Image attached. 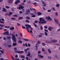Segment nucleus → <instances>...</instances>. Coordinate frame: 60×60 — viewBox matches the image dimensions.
<instances>
[{"label": "nucleus", "instance_id": "obj_42", "mask_svg": "<svg viewBox=\"0 0 60 60\" xmlns=\"http://www.w3.org/2000/svg\"><path fill=\"white\" fill-rule=\"evenodd\" d=\"M29 49H30L29 48H27L26 49H25V50L26 51H27V50H29Z\"/></svg>", "mask_w": 60, "mask_h": 60}, {"label": "nucleus", "instance_id": "obj_61", "mask_svg": "<svg viewBox=\"0 0 60 60\" xmlns=\"http://www.w3.org/2000/svg\"><path fill=\"white\" fill-rule=\"evenodd\" d=\"M47 11L48 12H50L51 11V10H48Z\"/></svg>", "mask_w": 60, "mask_h": 60}, {"label": "nucleus", "instance_id": "obj_29", "mask_svg": "<svg viewBox=\"0 0 60 60\" xmlns=\"http://www.w3.org/2000/svg\"><path fill=\"white\" fill-rule=\"evenodd\" d=\"M25 41H29V39H23Z\"/></svg>", "mask_w": 60, "mask_h": 60}, {"label": "nucleus", "instance_id": "obj_12", "mask_svg": "<svg viewBox=\"0 0 60 60\" xmlns=\"http://www.w3.org/2000/svg\"><path fill=\"white\" fill-rule=\"evenodd\" d=\"M9 14L8 15V16H10L11 15V14H13V13H12L11 12H9Z\"/></svg>", "mask_w": 60, "mask_h": 60}, {"label": "nucleus", "instance_id": "obj_15", "mask_svg": "<svg viewBox=\"0 0 60 60\" xmlns=\"http://www.w3.org/2000/svg\"><path fill=\"white\" fill-rule=\"evenodd\" d=\"M37 14L38 16H40V15H41V13L40 12H38L37 13Z\"/></svg>", "mask_w": 60, "mask_h": 60}, {"label": "nucleus", "instance_id": "obj_45", "mask_svg": "<svg viewBox=\"0 0 60 60\" xmlns=\"http://www.w3.org/2000/svg\"><path fill=\"white\" fill-rule=\"evenodd\" d=\"M34 24L35 26L36 27H37V26H36V25L34 23Z\"/></svg>", "mask_w": 60, "mask_h": 60}, {"label": "nucleus", "instance_id": "obj_3", "mask_svg": "<svg viewBox=\"0 0 60 60\" xmlns=\"http://www.w3.org/2000/svg\"><path fill=\"white\" fill-rule=\"evenodd\" d=\"M14 52L15 53H19V54H22V53H24V52L23 51H18L17 50L15 51Z\"/></svg>", "mask_w": 60, "mask_h": 60}, {"label": "nucleus", "instance_id": "obj_55", "mask_svg": "<svg viewBox=\"0 0 60 60\" xmlns=\"http://www.w3.org/2000/svg\"><path fill=\"white\" fill-rule=\"evenodd\" d=\"M8 14H8V13H6L5 14V16H7V15H8Z\"/></svg>", "mask_w": 60, "mask_h": 60}, {"label": "nucleus", "instance_id": "obj_7", "mask_svg": "<svg viewBox=\"0 0 60 60\" xmlns=\"http://www.w3.org/2000/svg\"><path fill=\"white\" fill-rule=\"evenodd\" d=\"M20 1L19 0H17L15 2V4H18V3H20Z\"/></svg>", "mask_w": 60, "mask_h": 60}, {"label": "nucleus", "instance_id": "obj_46", "mask_svg": "<svg viewBox=\"0 0 60 60\" xmlns=\"http://www.w3.org/2000/svg\"><path fill=\"white\" fill-rule=\"evenodd\" d=\"M13 17H18V15H13Z\"/></svg>", "mask_w": 60, "mask_h": 60}, {"label": "nucleus", "instance_id": "obj_36", "mask_svg": "<svg viewBox=\"0 0 60 60\" xmlns=\"http://www.w3.org/2000/svg\"><path fill=\"white\" fill-rule=\"evenodd\" d=\"M45 35H46V36H47V35H48V34H47V32H45Z\"/></svg>", "mask_w": 60, "mask_h": 60}, {"label": "nucleus", "instance_id": "obj_56", "mask_svg": "<svg viewBox=\"0 0 60 60\" xmlns=\"http://www.w3.org/2000/svg\"><path fill=\"white\" fill-rule=\"evenodd\" d=\"M48 58H49V59H51V57L50 56V57H48Z\"/></svg>", "mask_w": 60, "mask_h": 60}, {"label": "nucleus", "instance_id": "obj_2", "mask_svg": "<svg viewBox=\"0 0 60 60\" xmlns=\"http://www.w3.org/2000/svg\"><path fill=\"white\" fill-rule=\"evenodd\" d=\"M11 39L14 42H16L17 41V39L15 38V36L14 35L12 36L11 38Z\"/></svg>", "mask_w": 60, "mask_h": 60}, {"label": "nucleus", "instance_id": "obj_60", "mask_svg": "<svg viewBox=\"0 0 60 60\" xmlns=\"http://www.w3.org/2000/svg\"><path fill=\"white\" fill-rule=\"evenodd\" d=\"M28 46H29V47H30V46H31V45L29 44H28Z\"/></svg>", "mask_w": 60, "mask_h": 60}, {"label": "nucleus", "instance_id": "obj_9", "mask_svg": "<svg viewBox=\"0 0 60 60\" xmlns=\"http://www.w3.org/2000/svg\"><path fill=\"white\" fill-rule=\"evenodd\" d=\"M25 26H26V27L28 26L29 28H31V25L28 24H26L25 25Z\"/></svg>", "mask_w": 60, "mask_h": 60}, {"label": "nucleus", "instance_id": "obj_13", "mask_svg": "<svg viewBox=\"0 0 60 60\" xmlns=\"http://www.w3.org/2000/svg\"><path fill=\"white\" fill-rule=\"evenodd\" d=\"M11 28L10 27V29L11 30H14V27H11Z\"/></svg>", "mask_w": 60, "mask_h": 60}, {"label": "nucleus", "instance_id": "obj_47", "mask_svg": "<svg viewBox=\"0 0 60 60\" xmlns=\"http://www.w3.org/2000/svg\"><path fill=\"white\" fill-rule=\"evenodd\" d=\"M45 42L47 43L48 42V43H51V42H49L48 41H46Z\"/></svg>", "mask_w": 60, "mask_h": 60}, {"label": "nucleus", "instance_id": "obj_40", "mask_svg": "<svg viewBox=\"0 0 60 60\" xmlns=\"http://www.w3.org/2000/svg\"><path fill=\"white\" fill-rule=\"evenodd\" d=\"M40 27L41 30H43V27H42V26H40Z\"/></svg>", "mask_w": 60, "mask_h": 60}, {"label": "nucleus", "instance_id": "obj_1", "mask_svg": "<svg viewBox=\"0 0 60 60\" xmlns=\"http://www.w3.org/2000/svg\"><path fill=\"white\" fill-rule=\"evenodd\" d=\"M39 21V23L40 25H41V24H45V23H46V21L45 20V19L43 18H40Z\"/></svg>", "mask_w": 60, "mask_h": 60}, {"label": "nucleus", "instance_id": "obj_31", "mask_svg": "<svg viewBox=\"0 0 60 60\" xmlns=\"http://www.w3.org/2000/svg\"><path fill=\"white\" fill-rule=\"evenodd\" d=\"M59 5H60L59 4H57L56 5V7H59Z\"/></svg>", "mask_w": 60, "mask_h": 60}, {"label": "nucleus", "instance_id": "obj_50", "mask_svg": "<svg viewBox=\"0 0 60 60\" xmlns=\"http://www.w3.org/2000/svg\"><path fill=\"white\" fill-rule=\"evenodd\" d=\"M25 46L26 47H28V46H27V44L26 43H25Z\"/></svg>", "mask_w": 60, "mask_h": 60}, {"label": "nucleus", "instance_id": "obj_28", "mask_svg": "<svg viewBox=\"0 0 60 60\" xmlns=\"http://www.w3.org/2000/svg\"><path fill=\"white\" fill-rule=\"evenodd\" d=\"M57 41V40H53V42H56Z\"/></svg>", "mask_w": 60, "mask_h": 60}, {"label": "nucleus", "instance_id": "obj_57", "mask_svg": "<svg viewBox=\"0 0 60 60\" xmlns=\"http://www.w3.org/2000/svg\"><path fill=\"white\" fill-rule=\"evenodd\" d=\"M38 21L36 20L34 21V23H37L38 22Z\"/></svg>", "mask_w": 60, "mask_h": 60}, {"label": "nucleus", "instance_id": "obj_62", "mask_svg": "<svg viewBox=\"0 0 60 60\" xmlns=\"http://www.w3.org/2000/svg\"><path fill=\"white\" fill-rule=\"evenodd\" d=\"M38 36L39 37H42V35H39Z\"/></svg>", "mask_w": 60, "mask_h": 60}, {"label": "nucleus", "instance_id": "obj_44", "mask_svg": "<svg viewBox=\"0 0 60 60\" xmlns=\"http://www.w3.org/2000/svg\"><path fill=\"white\" fill-rule=\"evenodd\" d=\"M42 51H43V52H44L45 51V50H44V49L43 48H42Z\"/></svg>", "mask_w": 60, "mask_h": 60}, {"label": "nucleus", "instance_id": "obj_19", "mask_svg": "<svg viewBox=\"0 0 60 60\" xmlns=\"http://www.w3.org/2000/svg\"><path fill=\"white\" fill-rule=\"evenodd\" d=\"M58 16V13L57 12H56L55 13V16L56 17H57Z\"/></svg>", "mask_w": 60, "mask_h": 60}, {"label": "nucleus", "instance_id": "obj_23", "mask_svg": "<svg viewBox=\"0 0 60 60\" xmlns=\"http://www.w3.org/2000/svg\"><path fill=\"white\" fill-rule=\"evenodd\" d=\"M11 37L10 36H8L7 37V38L8 39H11Z\"/></svg>", "mask_w": 60, "mask_h": 60}, {"label": "nucleus", "instance_id": "obj_26", "mask_svg": "<svg viewBox=\"0 0 60 60\" xmlns=\"http://www.w3.org/2000/svg\"><path fill=\"white\" fill-rule=\"evenodd\" d=\"M26 19H30V17H28V16H26Z\"/></svg>", "mask_w": 60, "mask_h": 60}, {"label": "nucleus", "instance_id": "obj_18", "mask_svg": "<svg viewBox=\"0 0 60 60\" xmlns=\"http://www.w3.org/2000/svg\"><path fill=\"white\" fill-rule=\"evenodd\" d=\"M13 1V0H9L8 2L9 3H11Z\"/></svg>", "mask_w": 60, "mask_h": 60}, {"label": "nucleus", "instance_id": "obj_5", "mask_svg": "<svg viewBox=\"0 0 60 60\" xmlns=\"http://www.w3.org/2000/svg\"><path fill=\"white\" fill-rule=\"evenodd\" d=\"M3 34L4 35H9V32L8 31H7L5 32L4 33H3Z\"/></svg>", "mask_w": 60, "mask_h": 60}, {"label": "nucleus", "instance_id": "obj_37", "mask_svg": "<svg viewBox=\"0 0 60 60\" xmlns=\"http://www.w3.org/2000/svg\"><path fill=\"white\" fill-rule=\"evenodd\" d=\"M38 55H39L40 53H41V52L40 51H39L38 52Z\"/></svg>", "mask_w": 60, "mask_h": 60}, {"label": "nucleus", "instance_id": "obj_52", "mask_svg": "<svg viewBox=\"0 0 60 60\" xmlns=\"http://www.w3.org/2000/svg\"><path fill=\"white\" fill-rule=\"evenodd\" d=\"M0 22L1 23H3V24H4V22L3 21H1Z\"/></svg>", "mask_w": 60, "mask_h": 60}, {"label": "nucleus", "instance_id": "obj_54", "mask_svg": "<svg viewBox=\"0 0 60 60\" xmlns=\"http://www.w3.org/2000/svg\"><path fill=\"white\" fill-rule=\"evenodd\" d=\"M44 28L45 29H47V28H48V27H47V26H44Z\"/></svg>", "mask_w": 60, "mask_h": 60}, {"label": "nucleus", "instance_id": "obj_27", "mask_svg": "<svg viewBox=\"0 0 60 60\" xmlns=\"http://www.w3.org/2000/svg\"><path fill=\"white\" fill-rule=\"evenodd\" d=\"M7 46L8 47V48H11V45H7Z\"/></svg>", "mask_w": 60, "mask_h": 60}, {"label": "nucleus", "instance_id": "obj_41", "mask_svg": "<svg viewBox=\"0 0 60 60\" xmlns=\"http://www.w3.org/2000/svg\"><path fill=\"white\" fill-rule=\"evenodd\" d=\"M26 22H27L28 23H30V22L29 21V20H26Z\"/></svg>", "mask_w": 60, "mask_h": 60}, {"label": "nucleus", "instance_id": "obj_8", "mask_svg": "<svg viewBox=\"0 0 60 60\" xmlns=\"http://www.w3.org/2000/svg\"><path fill=\"white\" fill-rule=\"evenodd\" d=\"M54 21L56 24H58V20L56 19H54Z\"/></svg>", "mask_w": 60, "mask_h": 60}, {"label": "nucleus", "instance_id": "obj_35", "mask_svg": "<svg viewBox=\"0 0 60 60\" xmlns=\"http://www.w3.org/2000/svg\"><path fill=\"white\" fill-rule=\"evenodd\" d=\"M5 7L7 9H9V8H10L9 7H8V6H6Z\"/></svg>", "mask_w": 60, "mask_h": 60}, {"label": "nucleus", "instance_id": "obj_38", "mask_svg": "<svg viewBox=\"0 0 60 60\" xmlns=\"http://www.w3.org/2000/svg\"><path fill=\"white\" fill-rule=\"evenodd\" d=\"M11 19L13 20H16V19L15 18H11Z\"/></svg>", "mask_w": 60, "mask_h": 60}, {"label": "nucleus", "instance_id": "obj_30", "mask_svg": "<svg viewBox=\"0 0 60 60\" xmlns=\"http://www.w3.org/2000/svg\"><path fill=\"white\" fill-rule=\"evenodd\" d=\"M19 43H22V41L21 40H19L18 41Z\"/></svg>", "mask_w": 60, "mask_h": 60}, {"label": "nucleus", "instance_id": "obj_22", "mask_svg": "<svg viewBox=\"0 0 60 60\" xmlns=\"http://www.w3.org/2000/svg\"><path fill=\"white\" fill-rule=\"evenodd\" d=\"M0 26L1 27H4V25L0 24Z\"/></svg>", "mask_w": 60, "mask_h": 60}, {"label": "nucleus", "instance_id": "obj_51", "mask_svg": "<svg viewBox=\"0 0 60 60\" xmlns=\"http://www.w3.org/2000/svg\"><path fill=\"white\" fill-rule=\"evenodd\" d=\"M17 26H20V23H17Z\"/></svg>", "mask_w": 60, "mask_h": 60}, {"label": "nucleus", "instance_id": "obj_63", "mask_svg": "<svg viewBox=\"0 0 60 60\" xmlns=\"http://www.w3.org/2000/svg\"><path fill=\"white\" fill-rule=\"evenodd\" d=\"M0 60H4V59H3V58H0Z\"/></svg>", "mask_w": 60, "mask_h": 60}, {"label": "nucleus", "instance_id": "obj_21", "mask_svg": "<svg viewBox=\"0 0 60 60\" xmlns=\"http://www.w3.org/2000/svg\"><path fill=\"white\" fill-rule=\"evenodd\" d=\"M28 29H29V28H28V27H26V29H27V31L28 32H29L30 33V31L29 30H28Z\"/></svg>", "mask_w": 60, "mask_h": 60}, {"label": "nucleus", "instance_id": "obj_33", "mask_svg": "<svg viewBox=\"0 0 60 60\" xmlns=\"http://www.w3.org/2000/svg\"><path fill=\"white\" fill-rule=\"evenodd\" d=\"M23 19V17H21L19 18L18 19L19 20H20V19Z\"/></svg>", "mask_w": 60, "mask_h": 60}, {"label": "nucleus", "instance_id": "obj_34", "mask_svg": "<svg viewBox=\"0 0 60 60\" xmlns=\"http://www.w3.org/2000/svg\"><path fill=\"white\" fill-rule=\"evenodd\" d=\"M43 53L44 54H45V55H46V54H47V52H43Z\"/></svg>", "mask_w": 60, "mask_h": 60}, {"label": "nucleus", "instance_id": "obj_48", "mask_svg": "<svg viewBox=\"0 0 60 60\" xmlns=\"http://www.w3.org/2000/svg\"><path fill=\"white\" fill-rule=\"evenodd\" d=\"M0 52H1V53H2V54L4 53V52H3V51H2V50H0Z\"/></svg>", "mask_w": 60, "mask_h": 60}, {"label": "nucleus", "instance_id": "obj_49", "mask_svg": "<svg viewBox=\"0 0 60 60\" xmlns=\"http://www.w3.org/2000/svg\"><path fill=\"white\" fill-rule=\"evenodd\" d=\"M15 58H18V56L17 55H15Z\"/></svg>", "mask_w": 60, "mask_h": 60}, {"label": "nucleus", "instance_id": "obj_43", "mask_svg": "<svg viewBox=\"0 0 60 60\" xmlns=\"http://www.w3.org/2000/svg\"><path fill=\"white\" fill-rule=\"evenodd\" d=\"M26 12H29V11H30V10H26Z\"/></svg>", "mask_w": 60, "mask_h": 60}, {"label": "nucleus", "instance_id": "obj_4", "mask_svg": "<svg viewBox=\"0 0 60 60\" xmlns=\"http://www.w3.org/2000/svg\"><path fill=\"white\" fill-rule=\"evenodd\" d=\"M45 18L46 19H47L50 21H51L52 20V19L51 18H50V17L49 16L46 17Z\"/></svg>", "mask_w": 60, "mask_h": 60}, {"label": "nucleus", "instance_id": "obj_10", "mask_svg": "<svg viewBox=\"0 0 60 60\" xmlns=\"http://www.w3.org/2000/svg\"><path fill=\"white\" fill-rule=\"evenodd\" d=\"M27 55V56H31V53H30L29 52H28V54Z\"/></svg>", "mask_w": 60, "mask_h": 60}, {"label": "nucleus", "instance_id": "obj_58", "mask_svg": "<svg viewBox=\"0 0 60 60\" xmlns=\"http://www.w3.org/2000/svg\"><path fill=\"white\" fill-rule=\"evenodd\" d=\"M22 28H23V29H25V28H26V27H25V26H22Z\"/></svg>", "mask_w": 60, "mask_h": 60}, {"label": "nucleus", "instance_id": "obj_11", "mask_svg": "<svg viewBox=\"0 0 60 60\" xmlns=\"http://www.w3.org/2000/svg\"><path fill=\"white\" fill-rule=\"evenodd\" d=\"M3 11H4V12H5L6 11H7V10L6 9H5L4 8H3V10H2Z\"/></svg>", "mask_w": 60, "mask_h": 60}, {"label": "nucleus", "instance_id": "obj_25", "mask_svg": "<svg viewBox=\"0 0 60 60\" xmlns=\"http://www.w3.org/2000/svg\"><path fill=\"white\" fill-rule=\"evenodd\" d=\"M11 57L13 60H15V59H14V57H13L12 55L11 56Z\"/></svg>", "mask_w": 60, "mask_h": 60}, {"label": "nucleus", "instance_id": "obj_32", "mask_svg": "<svg viewBox=\"0 0 60 60\" xmlns=\"http://www.w3.org/2000/svg\"><path fill=\"white\" fill-rule=\"evenodd\" d=\"M49 28H48V29L49 30V31H51V30H52L51 29V27H49Z\"/></svg>", "mask_w": 60, "mask_h": 60}, {"label": "nucleus", "instance_id": "obj_59", "mask_svg": "<svg viewBox=\"0 0 60 60\" xmlns=\"http://www.w3.org/2000/svg\"><path fill=\"white\" fill-rule=\"evenodd\" d=\"M36 17V15H33L32 16V17Z\"/></svg>", "mask_w": 60, "mask_h": 60}, {"label": "nucleus", "instance_id": "obj_53", "mask_svg": "<svg viewBox=\"0 0 60 60\" xmlns=\"http://www.w3.org/2000/svg\"><path fill=\"white\" fill-rule=\"evenodd\" d=\"M3 39L4 40H6V38L5 37H4V38Z\"/></svg>", "mask_w": 60, "mask_h": 60}, {"label": "nucleus", "instance_id": "obj_14", "mask_svg": "<svg viewBox=\"0 0 60 60\" xmlns=\"http://www.w3.org/2000/svg\"><path fill=\"white\" fill-rule=\"evenodd\" d=\"M38 56H40L39 57V58H42V57H43V56H41V55H38Z\"/></svg>", "mask_w": 60, "mask_h": 60}, {"label": "nucleus", "instance_id": "obj_39", "mask_svg": "<svg viewBox=\"0 0 60 60\" xmlns=\"http://www.w3.org/2000/svg\"><path fill=\"white\" fill-rule=\"evenodd\" d=\"M42 44L43 45V46H45V43H42Z\"/></svg>", "mask_w": 60, "mask_h": 60}, {"label": "nucleus", "instance_id": "obj_6", "mask_svg": "<svg viewBox=\"0 0 60 60\" xmlns=\"http://www.w3.org/2000/svg\"><path fill=\"white\" fill-rule=\"evenodd\" d=\"M24 7L22 6H20L19 7L17 8V9L20 10V9H23Z\"/></svg>", "mask_w": 60, "mask_h": 60}, {"label": "nucleus", "instance_id": "obj_17", "mask_svg": "<svg viewBox=\"0 0 60 60\" xmlns=\"http://www.w3.org/2000/svg\"><path fill=\"white\" fill-rule=\"evenodd\" d=\"M48 52H49V53H50V54H51V51L50 50V49H48Z\"/></svg>", "mask_w": 60, "mask_h": 60}, {"label": "nucleus", "instance_id": "obj_64", "mask_svg": "<svg viewBox=\"0 0 60 60\" xmlns=\"http://www.w3.org/2000/svg\"><path fill=\"white\" fill-rule=\"evenodd\" d=\"M15 60H19V59L18 58H15Z\"/></svg>", "mask_w": 60, "mask_h": 60}, {"label": "nucleus", "instance_id": "obj_20", "mask_svg": "<svg viewBox=\"0 0 60 60\" xmlns=\"http://www.w3.org/2000/svg\"><path fill=\"white\" fill-rule=\"evenodd\" d=\"M13 46H16L17 45V43H14L13 44Z\"/></svg>", "mask_w": 60, "mask_h": 60}, {"label": "nucleus", "instance_id": "obj_24", "mask_svg": "<svg viewBox=\"0 0 60 60\" xmlns=\"http://www.w3.org/2000/svg\"><path fill=\"white\" fill-rule=\"evenodd\" d=\"M21 58H25V56H23L22 55L21 56Z\"/></svg>", "mask_w": 60, "mask_h": 60}, {"label": "nucleus", "instance_id": "obj_16", "mask_svg": "<svg viewBox=\"0 0 60 60\" xmlns=\"http://www.w3.org/2000/svg\"><path fill=\"white\" fill-rule=\"evenodd\" d=\"M41 1L42 2V4H44V6H46V4L45 3V2H44L43 0H41Z\"/></svg>", "mask_w": 60, "mask_h": 60}]
</instances>
